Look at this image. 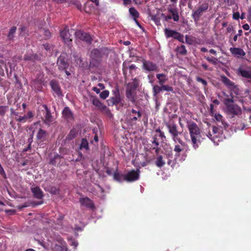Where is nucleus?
Returning <instances> with one entry per match:
<instances>
[{"label":"nucleus","instance_id":"f257e3e1","mask_svg":"<svg viewBox=\"0 0 251 251\" xmlns=\"http://www.w3.org/2000/svg\"><path fill=\"white\" fill-rule=\"evenodd\" d=\"M187 127L189 132L192 147L196 150L201 145L202 132L197 124L193 121L187 122Z\"/></svg>","mask_w":251,"mask_h":251},{"label":"nucleus","instance_id":"f03ea898","mask_svg":"<svg viewBox=\"0 0 251 251\" xmlns=\"http://www.w3.org/2000/svg\"><path fill=\"white\" fill-rule=\"evenodd\" d=\"M37 116L42 119L45 125L49 126L53 122V118L50 110L46 104H43L39 107Z\"/></svg>","mask_w":251,"mask_h":251},{"label":"nucleus","instance_id":"7ed1b4c3","mask_svg":"<svg viewBox=\"0 0 251 251\" xmlns=\"http://www.w3.org/2000/svg\"><path fill=\"white\" fill-rule=\"evenodd\" d=\"M57 64L60 71L65 72L67 76L71 75L72 66H70L68 62L66 53H63L61 54L57 59Z\"/></svg>","mask_w":251,"mask_h":251},{"label":"nucleus","instance_id":"20e7f679","mask_svg":"<svg viewBox=\"0 0 251 251\" xmlns=\"http://www.w3.org/2000/svg\"><path fill=\"white\" fill-rule=\"evenodd\" d=\"M103 54L100 50L98 49H93L90 53V66L97 67L102 61Z\"/></svg>","mask_w":251,"mask_h":251},{"label":"nucleus","instance_id":"39448f33","mask_svg":"<svg viewBox=\"0 0 251 251\" xmlns=\"http://www.w3.org/2000/svg\"><path fill=\"white\" fill-rule=\"evenodd\" d=\"M169 133L170 134L173 141L176 143L177 142H182V139L179 137V135L182 133L181 131H179L176 124L173 123H167L165 124Z\"/></svg>","mask_w":251,"mask_h":251},{"label":"nucleus","instance_id":"423d86ee","mask_svg":"<svg viewBox=\"0 0 251 251\" xmlns=\"http://www.w3.org/2000/svg\"><path fill=\"white\" fill-rule=\"evenodd\" d=\"M209 7V4L207 2H204L200 5L196 10L193 11L192 17L195 22L200 20V17L202 16L203 12H206Z\"/></svg>","mask_w":251,"mask_h":251},{"label":"nucleus","instance_id":"0eeeda50","mask_svg":"<svg viewBox=\"0 0 251 251\" xmlns=\"http://www.w3.org/2000/svg\"><path fill=\"white\" fill-rule=\"evenodd\" d=\"M74 29L69 30L68 27L60 32V35L65 44L70 45L72 42V33H74Z\"/></svg>","mask_w":251,"mask_h":251},{"label":"nucleus","instance_id":"6e6552de","mask_svg":"<svg viewBox=\"0 0 251 251\" xmlns=\"http://www.w3.org/2000/svg\"><path fill=\"white\" fill-rule=\"evenodd\" d=\"M112 94L113 96L108 100V104L117 105L119 104L121 101V98L118 87H116L112 90Z\"/></svg>","mask_w":251,"mask_h":251},{"label":"nucleus","instance_id":"1a4fd4ad","mask_svg":"<svg viewBox=\"0 0 251 251\" xmlns=\"http://www.w3.org/2000/svg\"><path fill=\"white\" fill-rule=\"evenodd\" d=\"M140 176L139 170H132L125 175L124 181L133 182L139 179Z\"/></svg>","mask_w":251,"mask_h":251},{"label":"nucleus","instance_id":"9d476101","mask_svg":"<svg viewBox=\"0 0 251 251\" xmlns=\"http://www.w3.org/2000/svg\"><path fill=\"white\" fill-rule=\"evenodd\" d=\"M226 113L234 117L235 116H239L242 114V109L240 106L235 104L231 105H228L226 108Z\"/></svg>","mask_w":251,"mask_h":251},{"label":"nucleus","instance_id":"9b49d317","mask_svg":"<svg viewBox=\"0 0 251 251\" xmlns=\"http://www.w3.org/2000/svg\"><path fill=\"white\" fill-rule=\"evenodd\" d=\"M75 36L76 38L81 41L90 44L92 42V38L90 35L82 30H77L75 32Z\"/></svg>","mask_w":251,"mask_h":251},{"label":"nucleus","instance_id":"f8f14e48","mask_svg":"<svg viewBox=\"0 0 251 251\" xmlns=\"http://www.w3.org/2000/svg\"><path fill=\"white\" fill-rule=\"evenodd\" d=\"M143 69L147 71H157L158 66L156 64L150 61L149 60H146L143 59Z\"/></svg>","mask_w":251,"mask_h":251},{"label":"nucleus","instance_id":"ddd939ff","mask_svg":"<svg viewBox=\"0 0 251 251\" xmlns=\"http://www.w3.org/2000/svg\"><path fill=\"white\" fill-rule=\"evenodd\" d=\"M179 144L175 145L174 151L175 152V156L177 157L180 156L181 152H183L186 147H187V144L183 141L182 142H178Z\"/></svg>","mask_w":251,"mask_h":251},{"label":"nucleus","instance_id":"4468645a","mask_svg":"<svg viewBox=\"0 0 251 251\" xmlns=\"http://www.w3.org/2000/svg\"><path fill=\"white\" fill-rule=\"evenodd\" d=\"M229 50L232 55L237 58H243L246 55L245 51L240 48H230Z\"/></svg>","mask_w":251,"mask_h":251},{"label":"nucleus","instance_id":"2eb2a0df","mask_svg":"<svg viewBox=\"0 0 251 251\" xmlns=\"http://www.w3.org/2000/svg\"><path fill=\"white\" fill-rule=\"evenodd\" d=\"M63 117L67 121L74 119V114L69 107H65L62 112Z\"/></svg>","mask_w":251,"mask_h":251},{"label":"nucleus","instance_id":"dca6fc26","mask_svg":"<svg viewBox=\"0 0 251 251\" xmlns=\"http://www.w3.org/2000/svg\"><path fill=\"white\" fill-rule=\"evenodd\" d=\"M47 132L40 128L37 133V142L38 143H41L45 141L47 139Z\"/></svg>","mask_w":251,"mask_h":251},{"label":"nucleus","instance_id":"f3484780","mask_svg":"<svg viewBox=\"0 0 251 251\" xmlns=\"http://www.w3.org/2000/svg\"><path fill=\"white\" fill-rule=\"evenodd\" d=\"M50 85L54 91L58 96L62 95V92L61 88L59 86L58 82L55 80H51L50 83Z\"/></svg>","mask_w":251,"mask_h":251},{"label":"nucleus","instance_id":"a211bd4d","mask_svg":"<svg viewBox=\"0 0 251 251\" xmlns=\"http://www.w3.org/2000/svg\"><path fill=\"white\" fill-rule=\"evenodd\" d=\"M24 60L29 61L33 63L39 61L41 60L40 57L37 54L26 53L24 56Z\"/></svg>","mask_w":251,"mask_h":251},{"label":"nucleus","instance_id":"6ab92c4d","mask_svg":"<svg viewBox=\"0 0 251 251\" xmlns=\"http://www.w3.org/2000/svg\"><path fill=\"white\" fill-rule=\"evenodd\" d=\"M79 202L82 205L93 209L94 208V204L93 201L88 197L79 199Z\"/></svg>","mask_w":251,"mask_h":251},{"label":"nucleus","instance_id":"aec40b11","mask_svg":"<svg viewBox=\"0 0 251 251\" xmlns=\"http://www.w3.org/2000/svg\"><path fill=\"white\" fill-rule=\"evenodd\" d=\"M31 192L32 193L34 198L37 199H42L44 197V193L42 190L38 186H36L31 188Z\"/></svg>","mask_w":251,"mask_h":251},{"label":"nucleus","instance_id":"412c9836","mask_svg":"<svg viewBox=\"0 0 251 251\" xmlns=\"http://www.w3.org/2000/svg\"><path fill=\"white\" fill-rule=\"evenodd\" d=\"M168 11L172 14L173 19L175 22H177L179 20V15L177 11V9L176 7H168L167 8Z\"/></svg>","mask_w":251,"mask_h":251},{"label":"nucleus","instance_id":"4be33fe9","mask_svg":"<svg viewBox=\"0 0 251 251\" xmlns=\"http://www.w3.org/2000/svg\"><path fill=\"white\" fill-rule=\"evenodd\" d=\"M97 7L95 6V4H93L92 2L87 1L84 6V10L87 13H91Z\"/></svg>","mask_w":251,"mask_h":251},{"label":"nucleus","instance_id":"5701e85b","mask_svg":"<svg viewBox=\"0 0 251 251\" xmlns=\"http://www.w3.org/2000/svg\"><path fill=\"white\" fill-rule=\"evenodd\" d=\"M165 160L162 155H158L155 161V165L158 168H162L165 165Z\"/></svg>","mask_w":251,"mask_h":251},{"label":"nucleus","instance_id":"b1692460","mask_svg":"<svg viewBox=\"0 0 251 251\" xmlns=\"http://www.w3.org/2000/svg\"><path fill=\"white\" fill-rule=\"evenodd\" d=\"M126 97L128 100L130 101L132 103L135 102V91H131L126 89Z\"/></svg>","mask_w":251,"mask_h":251},{"label":"nucleus","instance_id":"393cba45","mask_svg":"<svg viewBox=\"0 0 251 251\" xmlns=\"http://www.w3.org/2000/svg\"><path fill=\"white\" fill-rule=\"evenodd\" d=\"M138 86H139L138 81H137V80L136 78H135L133 80V82L128 83L127 88L126 89H128V90H129L131 91H135V90L138 87Z\"/></svg>","mask_w":251,"mask_h":251},{"label":"nucleus","instance_id":"a878e982","mask_svg":"<svg viewBox=\"0 0 251 251\" xmlns=\"http://www.w3.org/2000/svg\"><path fill=\"white\" fill-rule=\"evenodd\" d=\"M78 133L77 130L75 128L72 129L67 136L66 139L70 141L75 138Z\"/></svg>","mask_w":251,"mask_h":251},{"label":"nucleus","instance_id":"bb28decb","mask_svg":"<svg viewBox=\"0 0 251 251\" xmlns=\"http://www.w3.org/2000/svg\"><path fill=\"white\" fill-rule=\"evenodd\" d=\"M156 77L158 79V83L160 85L164 84L168 80L166 75L164 74H158L156 75Z\"/></svg>","mask_w":251,"mask_h":251},{"label":"nucleus","instance_id":"cd10ccee","mask_svg":"<svg viewBox=\"0 0 251 251\" xmlns=\"http://www.w3.org/2000/svg\"><path fill=\"white\" fill-rule=\"evenodd\" d=\"M124 176L125 175L120 174L118 171V169L117 168L116 171L113 174V178L114 180L122 182L124 180Z\"/></svg>","mask_w":251,"mask_h":251},{"label":"nucleus","instance_id":"c85d7f7f","mask_svg":"<svg viewBox=\"0 0 251 251\" xmlns=\"http://www.w3.org/2000/svg\"><path fill=\"white\" fill-rule=\"evenodd\" d=\"M221 80L222 82L226 85L227 88L229 89L231 86H233L234 83L231 81L229 78H228L225 75H223L221 76Z\"/></svg>","mask_w":251,"mask_h":251},{"label":"nucleus","instance_id":"c756f323","mask_svg":"<svg viewBox=\"0 0 251 251\" xmlns=\"http://www.w3.org/2000/svg\"><path fill=\"white\" fill-rule=\"evenodd\" d=\"M239 74L243 77L251 79V71H248L242 69H238Z\"/></svg>","mask_w":251,"mask_h":251},{"label":"nucleus","instance_id":"7c9ffc66","mask_svg":"<svg viewBox=\"0 0 251 251\" xmlns=\"http://www.w3.org/2000/svg\"><path fill=\"white\" fill-rule=\"evenodd\" d=\"M177 33L176 31L172 30L167 28H165L164 29V33L166 37L167 38H169L171 37H173L174 36L175 34Z\"/></svg>","mask_w":251,"mask_h":251},{"label":"nucleus","instance_id":"2f4dec72","mask_svg":"<svg viewBox=\"0 0 251 251\" xmlns=\"http://www.w3.org/2000/svg\"><path fill=\"white\" fill-rule=\"evenodd\" d=\"M100 110L102 113H103L104 114H105V115H106L107 117H108L109 118H111L113 116L109 109L104 105H103L100 109Z\"/></svg>","mask_w":251,"mask_h":251},{"label":"nucleus","instance_id":"473e14b6","mask_svg":"<svg viewBox=\"0 0 251 251\" xmlns=\"http://www.w3.org/2000/svg\"><path fill=\"white\" fill-rule=\"evenodd\" d=\"M130 15L133 17V20L138 19L139 17V13L134 7H131L129 9Z\"/></svg>","mask_w":251,"mask_h":251},{"label":"nucleus","instance_id":"72a5a7b5","mask_svg":"<svg viewBox=\"0 0 251 251\" xmlns=\"http://www.w3.org/2000/svg\"><path fill=\"white\" fill-rule=\"evenodd\" d=\"M17 28L16 26H12L9 31L7 35V38L9 40H12L15 37V34Z\"/></svg>","mask_w":251,"mask_h":251},{"label":"nucleus","instance_id":"f704fd0d","mask_svg":"<svg viewBox=\"0 0 251 251\" xmlns=\"http://www.w3.org/2000/svg\"><path fill=\"white\" fill-rule=\"evenodd\" d=\"M176 51L182 55H185L187 54V51L184 45H181L179 47H177L176 49Z\"/></svg>","mask_w":251,"mask_h":251},{"label":"nucleus","instance_id":"c9c22d12","mask_svg":"<svg viewBox=\"0 0 251 251\" xmlns=\"http://www.w3.org/2000/svg\"><path fill=\"white\" fill-rule=\"evenodd\" d=\"M40 33L43 34L44 35V39H48L51 37V33L48 29L43 28L40 30Z\"/></svg>","mask_w":251,"mask_h":251},{"label":"nucleus","instance_id":"e433bc0d","mask_svg":"<svg viewBox=\"0 0 251 251\" xmlns=\"http://www.w3.org/2000/svg\"><path fill=\"white\" fill-rule=\"evenodd\" d=\"M162 91V86H159L157 85L153 86L152 88L153 95L154 96H156L161 91Z\"/></svg>","mask_w":251,"mask_h":251},{"label":"nucleus","instance_id":"4c0bfd02","mask_svg":"<svg viewBox=\"0 0 251 251\" xmlns=\"http://www.w3.org/2000/svg\"><path fill=\"white\" fill-rule=\"evenodd\" d=\"M19 35L20 36H25L26 35H27L28 34V30L27 29V28L24 26V25H20V27L19 29Z\"/></svg>","mask_w":251,"mask_h":251},{"label":"nucleus","instance_id":"58836bf2","mask_svg":"<svg viewBox=\"0 0 251 251\" xmlns=\"http://www.w3.org/2000/svg\"><path fill=\"white\" fill-rule=\"evenodd\" d=\"M80 149H85L86 150H89L88 142L85 138H82L80 145Z\"/></svg>","mask_w":251,"mask_h":251},{"label":"nucleus","instance_id":"ea45409f","mask_svg":"<svg viewBox=\"0 0 251 251\" xmlns=\"http://www.w3.org/2000/svg\"><path fill=\"white\" fill-rule=\"evenodd\" d=\"M92 103L99 109L104 105L100 101V100L99 99L96 98L93 99Z\"/></svg>","mask_w":251,"mask_h":251},{"label":"nucleus","instance_id":"a19ab883","mask_svg":"<svg viewBox=\"0 0 251 251\" xmlns=\"http://www.w3.org/2000/svg\"><path fill=\"white\" fill-rule=\"evenodd\" d=\"M131 113L133 114L137 115V116H134L132 118V121H136L137 120L138 118H140L141 116V112L140 111H136V110H134V109H132L131 110Z\"/></svg>","mask_w":251,"mask_h":251},{"label":"nucleus","instance_id":"79ce46f5","mask_svg":"<svg viewBox=\"0 0 251 251\" xmlns=\"http://www.w3.org/2000/svg\"><path fill=\"white\" fill-rule=\"evenodd\" d=\"M229 89L234 94L237 95L239 94V89L237 85H235V83L233 86H231Z\"/></svg>","mask_w":251,"mask_h":251},{"label":"nucleus","instance_id":"37998d69","mask_svg":"<svg viewBox=\"0 0 251 251\" xmlns=\"http://www.w3.org/2000/svg\"><path fill=\"white\" fill-rule=\"evenodd\" d=\"M204 58L210 63L213 65H216L218 62V59L213 57L204 56Z\"/></svg>","mask_w":251,"mask_h":251},{"label":"nucleus","instance_id":"c03bdc74","mask_svg":"<svg viewBox=\"0 0 251 251\" xmlns=\"http://www.w3.org/2000/svg\"><path fill=\"white\" fill-rule=\"evenodd\" d=\"M51 248L53 251H60L62 250L61 245L54 243L51 244Z\"/></svg>","mask_w":251,"mask_h":251},{"label":"nucleus","instance_id":"a18cd8bd","mask_svg":"<svg viewBox=\"0 0 251 251\" xmlns=\"http://www.w3.org/2000/svg\"><path fill=\"white\" fill-rule=\"evenodd\" d=\"M233 102H234L232 98L225 99L224 100V104H225V105L226 106V108H227V106L228 105H232L233 104H230V103H233Z\"/></svg>","mask_w":251,"mask_h":251},{"label":"nucleus","instance_id":"49530a36","mask_svg":"<svg viewBox=\"0 0 251 251\" xmlns=\"http://www.w3.org/2000/svg\"><path fill=\"white\" fill-rule=\"evenodd\" d=\"M50 192L51 194L53 195H56L59 193V189L56 187L51 186L50 188Z\"/></svg>","mask_w":251,"mask_h":251},{"label":"nucleus","instance_id":"de8ad7c7","mask_svg":"<svg viewBox=\"0 0 251 251\" xmlns=\"http://www.w3.org/2000/svg\"><path fill=\"white\" fill-rule=\"evenodd\" d=\"M109 92L108 90H104L100 93V97L102 99H105L109 96Z\"/></svg>","mask_w":251,"mask_h":251},{"label":"nucleus","instance_id":"09e8293b","mask_svg":"<svg viewBox=\"0 0 251 251\" xmlns=\"http://www.w3.org/2000/svg\"><path fill=\"white\" fill-rule=\"evenodd\" d=\"M162 86V90H165L167 92H172L173 91V88L172 86H170L168 85H161Z\"/></svg>","mask_w":251,"mask_h":251},{"label":"nucleus","instance_id":"8fccbe9b","mask_svg":"<svg viewBox=\"0 0 251 251\" xmlns=\"http://www.w3.org/2000/svg\"><path fill=\"white\" fill-rule=\"evenodd\" d=\"M16 120L19 122L25 123L26 122L27 119L25 115L24 116H19L18 118H16Z\"/></svg>","mask_w":251,"mask_h":251},{"label":"nucleus","instance_id":"3c124183","mask_svg":"<svg viewBox=\"0 0 251 251\" xmlns=\"http://www.w3.org/2000/svg\"><path fill=\"white\" fill-rule=\"evenodd\" d=\"M176 35H178L177 37H176V40H178L179 42L181 43H184L183 35L178 32H177Z\"/></svg>","mask_w":251,"mask_h":251},{"label":"nucleus","instance_id":"603ef678","mask_svg":"<svg viewBox=\"0 0 251 251\" xmlns=\"http://www.w3.org/2000/svg\"><path fill=\"white\" fill-rule=\"evenodd\" d=\"M176 35H178L177 37H176V40H178L179 42L181 43H184L183 35L178 32H177Z\"/></svg>","mask_w":251,"mask_h":251},{"label":"nucleus","instance_id":"864d4df0","mask_svg":"<svg viewBox=\"0 0 251 251\" xmlns=\"http://www.w3.org/2000/svg\"><path fill=\"white\" fill-rule=\"evenodd\" d=\"M196 80L197 81L201 82L204 86H206L207 84V81L205 79L202 78L201 77H197Z\"/></svg>","mask_w":251,"mask_h":251},{"label":"nucleus","instance_id":"5fc2aeb1","mask_svg":"<svg viewBox=\"0 0 251 251\" xmlns=\"http://www.w3.org/2000/svg\"><path fill=\"white\" fill-rule=\"evenodd\" d=\"M214 117L217 121L223 123V116L222 115L220 114H215Z\"/></svg>","mask_w":251,"mask_h":251},{"label":"nucleus","instance_id":"6e6d98bb","mask_svg":"<svg viewBox=\"0 0 251 251\" xmlns=\"http://www.w3.org/2000/svg\"><path fill=\"white\" fill-rule=\"evenodd\" d=\"M59 157V155L58 154H56V155H54V157L50 160L49 163L50 164L55 165L56 164L55 160L57 158H58Z\"/></svg>","mask_w":251,"mask_h":251},{"label":"nucleus","instance_id":"4d7b16f0","mask_svg":"<svg viewBox=\"0 0 251 251\" xmlns=\"http://www.w3.org/2000/svg\"><path fill=\"white\" fill-rule=\"evenodd\" d=\"M128 70V66L126 65V64L124 63L123 65V74L125 76H126L127 74V71Z\"/></svg>","mask_w":251,"mask_h":251},{"label":"nucleus","instance_id":"13d9d810","mask_svg":"<svg viewBox=\"0 0 251 251\" xmlns=\"http://www.w3.org/2000/svg\"><path fill=\"white\" fill-rule=\"evenodd\" d=\"M247 19L249 21H251V6L248 7Z\"/></svg>","mask_w":251,"mask_h":251},{"label":"nucleus","instance_id":"bf43d9fd","mask_svg":"<svg viewBox=\"0 0 251 251\" xmlns=\"http://www.w3.org/2000/svg\"><path fill=\"white\" fill-rule=\"evenodd\" d=\"M161 16L164 18L166 21H168L169 20L173 19V17L171 15H165L164 13L161 14Z\"/></svg>","mask_w":251,"mask_h":251},{"label":"nucleus","instance_id":"052dcab7","mask_svg":"<svg viewBox=\"0 0 251 251\" xmlns=\"http://www.w3.org/2000/svg\"><path fill=\"white\" fill-rule=\"evenodd\" d=\"M25 116L26 117V119L27 120L28 119L32 118L33 117V114L31 111H28Z\"/></svg>","mask_w":251,"mask_h":251},{"label":"nucleus","instance_id":"680f3d73","mask_svg":"<svg viewBox=\"0 0 251 251\" xmlns=\"http://www.w3.org/2000/svg\"><path fill=\"white\" fill-rule=\"evenodd\" d=\"M153 139V140L152 141V143L154 145V147H158L159 145V142L157 140V138L154 136Z\"/></svg>","mask_w":251,"mask_h":251},{"label":"nucleus","instance_id":"e2e57ef3","mask_svg":"<svg viewBox=\"0 0 251 251\" xmlns=\"http://www.w3.org/2000/svg\"><path fill=\"white\" fill-rule=\"evenodd\" d=\"M240 18V13L238 12L234 13L233 14V19L234 20H238Z\"/></svg>","mask_w":251,"mask_h":251},{"label":"nucleus","instance_id":"0e129e2a","mask_svg":"<svg viewBox=\"0 0 251 251\" xmlns=\"http://www.w3.org/2000/svg\"><path fill=\"white\" fill-rule=\"evenodd\" d=\"M210 113L211 116H213L214 114V105L213 104L210 105Z\"/></svg>","mask_w":251,"mask_h":251},{"label":"nucleus","instance_id":"69168bd1","mask_svg":"<svg viewBox=\"0 0 251 251\" xmlns=\"http://www.w3.org/2000/svg\"><path fill=\"white\" fill-rule=\"evenodd\" d=\"M106 173L108 175L111 176L113 174V170L110 168H107L106 170Z\"/></svg>","mask_w":251,"mask_h":251},{"label":"nucleus","instance_id":"338daca9","mask_svg":"<svg viewBox=\"0 0 251 251\" xmlns=\"http://www.w3.org/2000/svg\"><path fill=\"white\" fill-rule=\"evenodd\" d=\"M88 1L92 2L93 4H95V6H98L99 5V0H88Z\"/></svg>","mask_w":251,"mask_h":251},{"label":"nucleus","instance_id":"774afa93","mask_svg":"<svg viewBox=\"0 0 251 251\" xmlns=\"http://www.w3.org/2000/svg\"><path fill=\"white\" fill-rule=\"evenodd\" d=\"M31 145H28V146H27V147L26 148H25L23 149V152H26V151H27L29 150H31Z\"/></svg>","mask_w":251,"mask_h":251}]
</instances>
